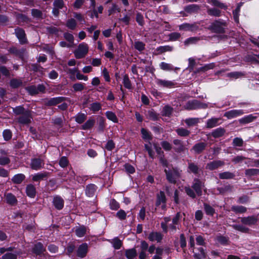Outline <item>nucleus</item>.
Returning <instances> with one entry per match:
<instances>
[{"label":"nucleus","mask_w":259,"mask_h":259,"mask_svg":"<svg viewBox=\"0 0 259 259\" xmlns=\"http://www.w3.org/2000/svg\"><path fill=\"white\" fill-rule=\"evenodd\" d=\"M26 193L28 196L31 198H34L36 194L35 187L32 184L28 185L26 188Z\"/></svg>","instance_id":"4be33fe9"},{"label":"nucleus","mask_w":259,"mask_h":259,"mask_svg":"<svg viewBox=\"0 0 259 259\" xmlns=\"http://www.w3.org/2000/svg\"><path fill=\"white\" fill-rule=\"evenodd\" d=\"M243 75V74L241 72H232L228 73L227 76L231 78L237 79Z\"/></svg>","instance_id":"864d4df0"},{"label":"nucleus","mask_w":259,"mask_h":259,"mask_svg":"<svg viewBox=\"0 0 259 259\" xmlns=\"http://www.w3.org/2000/svg\"><path fill=\"white\" fill-rule=\"evenodd\" d=\"M64 37L65 39L67 40L71 45L73 44L74 37L72 34L68 32H65L64 34Z\"/></svg>","instance_id":"e2e57ef3"},{"label":"nucleus","mask_w":259,"mask_h":259,"mask_svg":"<svg viewBox=\"0 0 259 259\" xmlns=\"http://www.w3.org/2000/svg\"><path fill=\"white\" fill-rule=\"evenodd\" d=\"M184 107L187 110H195L199 108H206L207 104L201 103L198 100H193L186 103Z\"/></svg>","instance_id":"20e7f679"},{"label":"nucleus","mask_w":259,"mask_h":259,"mask_svg":"<svg viewBox=\"0 0 259 259\" xmlns=\"http://www.w3.org/2000/svg\"><path fill=\"white\" fill-rule=\"evenodd\" d=\"M257 221V217L255 216H250L241 218V222L246 225H252L255 224Z\"/></svg>","instance_id":"a211bd4d"},{"label":"nucleus","mask_w":259,"mask_h":259,"mask_svg":"<svg viewBox=\"0 0 259 259\" xmlns=\"http://www.w3.org/2000/svg\"><path fill=\"white\" fill-rule=\"evenodd\" d=\"M179 29L181 30L192 31L196 29V26L194 24H190L189 23H184L179 26Z\"/></svg>","instance_id":"cd10ccee"},{"label":"nucleus","mask_w":259,"mask_h":259,"mask_svg":"<svg viewBox=\"0 0 259 259\" xmlns=\"http://www.w3.org/2000/svg\"><path fill=\"white\" fill-rule=\"evenodd\" d=\"M245 174L247 176H254L259 175V169L251 168L245 170Z\"/></svg>","instance_id":"680f3d73"},{"label":"nucleus","mask_w":259,"mask_h":259,"mask_svg":"<svg viewBox=\"0 0 259 259\" xmlns=\"http://www.w3.org/2000/svg\"><path fill=\"white\" fill-rule=\"evenodd\" d=\"M87 232V228L84 226H80L76 228L75 230V234L78 237H82L84 236Z\"/></svg>","instance_id":"473e14b6"},{"label":"nucleus","mask_w":259,"mask_h":259,"mask_svg":"<svg viewBox=\"0 0 259 259\" xmlns=\"http://www.w3.org/2000/svg\"><path fill=\"white\" fill-rule=\"evenodd\" d=\"M200 40V38L198 37H191L187 39H186L184 41V44L186 46H188L191 44H196Z\"/></svg>","instance_id":"49530a36"},{"label":"nucleus","mask_w":259,"mask_h":259,"mask_svg":"<svg viewBox=\"0 0 259 259\" xmlns=\"http://www.w3.org/2000/svg\"><path fill=\"white\" fill-rule=\"evenodd\" d=\"M123 84L124 87L127 89H132V83L128 76L127 74H124L123 77Z\"/></svg>","instance_id":"79ce46f5"},{"label":"nucleus","mask_w":259,"mask_h":259,"mask_svg":"<svg viewBox=\"0 0 259 259\" xmlns=\"http://www.w3.org/2000/svg\"><path fill=\"white\" fill-rule=\"evenodd\" d=\"M204 209L206 214L208 215L212 216L215 212L214 208L207 203H204Z\"/></svg>","instance_id":"ea45409f"},{"label":"nucleus","mask_w":259,"mask_h":259,"mask_svg":"<svg viewBox=\"0 0 259 259\" xmlns=\"http://www.w3.org/2000/svg\"><path fill=\"white\" fill-rule=\"evenodd\" d=\"M141 134L143 139L145 141H149L152 139L150 133L144 128L141 129Z\"/></svg>","instance_id":"a18cd8bd"},{"label":"nucleus","mask_w":259,"mask_h":259,"mask_svg":"<svg viewBox=\"0 0 259 259\" xmlns=\"http://www.w3.org/2000/svg\"><path fill=\"white\" fill-rule=\"evenodd\" d=\"M214 64L213 63L208 64L204 65V66L199 68L197 70L198 72L202 71L205 72L209 69L213 68Z\"/></svg>","instance_id":"bf43d9fd"},{"label":"nucleus","mask_w":259,"mask_h":259,"mask_svg":"<svg viewBox=\"0 0 259 259\" xmlns=\"http://www.w3.org/2000/svg\"><path fill=\"white\" fill-rule=\"evenodd\" d=\"M172 112V108L169 106H165L163 107L162 110L163 115L166 116H169L171 115Z\"/></svg>","instance_id":"052dcab7"},{"label":"nucleus","mask_w":259,"mask_h":259,"mask_svg":"<svg viewBox=\"0 0 259 259\" xmlns=\"http://www.w3.org/2000/svg\"><path fill=\"white\" fill-rule=\"evenodd\" d=\"M126 213L122 209H120L116 213V217L121 221L124 220L126 219Z\"/></svg>","instance_id":"4d7b16f0"},{"label":"nucleus","mask_w":259,"mask_h":259,"mask_svg":"<svg viewBox=\"0 0 259 259\" xmlns=\"http://www.w3.org/2000/svg\"><path fill=\"white\" fill-rule=\"evenodd\" d=\"M95 123V120L94 119H89L82 125L81 128L83 130L90 129Z\"/></svg>","instance_id":"f704fd0d"},{"label":"nucleus","mask_w":259,"mask_h":259,"mask_svg":"<svg viewBox=\"0 0 259 259\" xmlns=\"http://www.w3.org/2000/svg\"><path fill=\"white\" fill-rule=\"evenodd\" d=\"M156 84L160 87L171 88L174 87L176 83L174 81L164 80L159 78H156L155 80Z\"/></svg>","instance_id":"6e6552de"},{"label":"nucleus","mask_w":259,"mask_h":259,"mask_svg":"<svg viewBox=\"0 0 259 259\" xmlns=\"http://www.w3.org/2000/svg\"><path fill=\"white\" fill-rule=\"evenodd\" d=\"M147 115L149 118L152 120H156L158 117L157 114L153 109H151L148 111Z\"/></svg>","instance_id":"69168bd1"},{"label":"nucleus","mask_w":259,"mask_h":259,"mask_svg":"<svg viewBox=\"0 0 259 259\" xmlns=\"http://www.w3.org/2000/svg\"><path fill=\"white\" fill-rule=\"evenodd\" d=\"M219 121V118H211L207 120L206 122V127L207 128H212L216 126H217L218 124V122Z\"/></svg>","instance_id":"2f4dec72"},{"label":"nucleus","mask_w":259,"mask_h":259,"mask_svg":"<svg viewBox=\"0 0 259 259\" xmlns=\"http://www.w3.org/2000/svg\"><path fill=\"white\" fill-rule=\"evenodd\" d=\"M125 255L127 259H134L137 255V252L135 248L126 249Z\"/></svg>","instance_id":"c85d7f7f"},{"label":"nucleus","mask_w":259,"mask_h":259,"mask_svg":"<svg viewBox=\"0 0 259 259\" xmlns=\"http://www.w3.org/2000/svg\"><path fill=\"white\" fill-rule=\"evenodd\" d=\"M207 13L210 16L219 17L221 15V11L216 8H210L207 10Z\"/></svg>","instance_id":"e433bc0d"},{"label":"nucleus","mask_w":259,"mask_h":259,"mask_svg":"<svg viewBox=\"0 0 259 259\" xmlns=\"http://www.w3.org/2000/svg\"><path fill=\"white\" fill-rule=\"evenodd\" d=\"M74 92L81 91L84 89V87L81 83H76L72 87Z\"/></svg>","instance_id":"774afa93"},{"label":"nucleus","mask_w":259,"mask_h":259,"mask_svg":"<svg viewBox=\"0 0 259 259\" xmlns=\"http://www.w3.org/2000/svg\"><path fill=\"white\" fill-rule=\"evenodd\" d=\"M241 6V4H239L236 8V9L233 12L234 19L235 21L237 23L239 22V15Z\"/></svg>","instance_id":"3c124183"},{"label":"nucleus","mask_w":259,"mask_h":259,"mask_svg":"<svg viewBox=\"0 0 259 259\" xmlns=\"http://www.w3.org/2000/svg\"><path fill=\"white\" fill-rule=\"evenodd\" d=\"M200 169L198 166L194 163L189 162L188 163V172H192L195 175L198 174Z\"/></svg>","instance_id":"7c9ffc66"},{"label":"nucleus","mask_w":259,"mask_h":259,"mask_svg":"<svg viewBox=\"0 0 259 259\" xmlns=\"http://www.w3.org/2000/svg\"><path fill=\"white\" fill-rule=\"evenodd\" d=\"M22 83V80L14 78L10 81V86L13 88H17L21 86Z\"/></svg>","instance_id":"c03bdc74"},{"label":"nucleus","mask_w":259,"mask_h":259,"mask_svg":"<svg viewBox=\"0 0 259 259\" xmlns=\"http://www.w3.org/2000/svg\"><path fill=\"white\" fill-rule=\"evenodd\" d=\"M199 121L198 118H189L185 119V123L189 126H193L197 124Z\"/></svg>","instance_id":"8fccbe9b"},{"label":"nucleus","mask_w":259,"mask_h":259,"mask_svg":"<svg viewBox=\"0 0 259 259\" xmlns=\"http://www.w3.org/2000/svg\"><path fill=\"white\" fill-rule=\"evenodd\" d=\"M257 113L251 114L248 115H246L243 117L240 118L239 121L241 124H247L255 120L257 118Z\"/></svg>","instance_id":"ddd939ff"},{"label":"nucleus","mask_w":259,"mask_h":259,"mask_svg":"<svg viewBox=\"0 0 259 259\" xmlns=\"http://www.w3.org/2000/svg\"><path fill=\"white\" fill-rule=\"evenodd\" d=\"M173 143L174 145L177 146V147L175 148V150L176 152H181L184 151L185 149V146L181 140L175 139L174 140Z\"/></svg>","instance_id":"bb28decb"},{"label":"nucleus","mask_w":259,"mask_h":259,"mask_svg":"<svg viewBox=\"0 0 259 259\" xmlns=\"http://www.w3.org/2000/svg\"><path fill=\"white\" fill-rule=\"evenodd\" d=\"M134 47L139 51H142L145 49V45L142 41H136L135 42Z\"/></svg>","instance_id":"13d9d810"},{"label":"nucleus","mask_w":259,"mask_h":259,"mask_svg":"<svg viewBox=\"0 0 259 259\" xmlns=\"http://www.w3.org/2000/svg\"><path fill=\"white\" fill-rule=\"evenodd\" d=\"M18 254V252L7 253L3 255L2 259H16Z\"/></svg>","instance_id":"603ef678"},{"label":"nucleus","mask_w":259,"mask_h":259,"mask_svg":"<svg viewBox=\"0 0 259 259\" xmlns=\"http://www.w3.org/2000/svg\"><path fill=\"white\" fill-rule=\"evenodd\" d=\"M207 3L213 6L218 7L222 9H227V6L224 3H221L218 0H207Z\"/></svg>","instance_id":"5701e85b"},{"label":"nucleus","mask_w":259,"mask_h":259,"mask_svg":"<svg viewBox=\"0 0 259 259\" xmlns=\"http://www.w3.org/2000/svg\"><path fill=\"white\" fill-rule=\"evenodd\" d=\"M148 239L151 241H156L157 242H160L162 239V235L159 232H152L150 233Z\"/></svg>","instance_id":"6ab92c4d"},{"label":"nucleus","mask_w":259,"mask_h":259,"mask_svg":"<svg viewBox=\"0 0 259 259\" xmlns=\"http://www.w3.org/2000/svg\"><path fill=\"white\" fill-rule=\"evenodd\" d=\"M89 51L88 45L82 42L80 44L77 48L74 51V54L77 59H81L85 57Z\"/></svg>","instance_id":"7ed1b4c3"},{"label":"nucleus","mask_w":259,"mask_h":259,"mask_svg":"<svg viewBox=\"0 0 259 259\" xmlns=\"http://www.w3.org/2000/svg\"><path fill=\"white\" fill-rule=\"evenodd\" d=\"M199 9L200 7L196 4L189 5L184 8L185 11L189 13L196 12Z\"/></svg>","instance_id":"c756f323"},{"label":"nucleus","mask_w":259,"mask_h":259,"mask_svg":"<svg viewBox=\"0 0 259 259\" xmlns=\"http://www.w3.org/2000/svg\"><path fill=\"white\" fill-rule=\"evenodd\" d=\"M25 179V176L23 174H18L13 176L11 180L14 184H20Z\"/></svg>","instance_id":"412c9836"},{"label":"nucleus","mask_w":259,"mask_h":259,"mask_svg":"<svg viewBox=\"0 0 259 259\" xmlns=\"http://www.w3.org/2000/svg\"><path fill=\"white\" fill-rule=\"evenodd\" d=\"M96 191V186L94 184L88 185L85 189V193L89 197H93Z\"/></svg>","instance_id":"a878e982"},{"label":"nucleus","mask_w":259,"mask_h":259,"mask_svg":"<svg viewBox=\"0 0 259 259\" xmlns=\"http://www.w3.org/2000/svg\"><path fill=\"white\" fill-rule=\"evenodd\" d=\"M89 108L94 112H96L101 109V105L100 103L96 102L91 104Z\"/></svg>","instance_id":"de8ad7c7"},{"label":"nucleus","mask_w":259,"mask_h":259,"mask_svg":"<svg viewBox=\"0 0 259 259\" xmlns=\"http://www.w3.org/2000/svg\"><path fill=\"white\" fill-rule=\"evenodd\" d=\"M6 202L7 203L11 205H14L16 204L17 200L16 197L12 193H8L5 195Z\"/></svg>","instance_id":"393cba45"},{"label":"nucleus","mask_w":259,"mask_h":259,"mask_svg":"<svg viewBox=\"0 0 259 259\" xmlns=\"http://www.w3.org/2000/svg\"><path fill=\"white\" fill-rule=\"evenodd\" d=\"M49 172L47 171H42L38 172L33 175H32V180L34 182H39L41 180L46 178L49 176Z\"/></svg>","instance_id":"2eb2a0df"},{"label":"nucleus","mask_w":259,"mask_h":259,"mask_svg":"<svg viewBox=\"0 0 259 259\" xmlns=\"http://www.w3.org/2000/svg\"><path fill=\"white\" fill-rule=\"evenodd\" d=\"M64 100V98L63 97L52 98L49 99L46 104L48 106H54L61 103Z\"/></svg>","instance_id":"aec40b11"},{"label":"nucleus","mask_w":259,"mask_h":259,"mask_svg":"<svg viewBox=\"0 0 259 259\" xmlns=\"http://www.w3.org/2000/svg\"><path fill=\"white\" fill-rule=\"evenodd\" d=\"M13 111L16 115H19L16 119L20 123L27 124L31 122L32 117L29 110L25 109L22 106H19L13 108Z\"/></svg>","instance_id":"f257e3e1"},{"label":"nucleus","mask_w":259,"mask_h":259,"mask_svg":"<svg viewBox=\"0 0 259 259\" xmlns=\"http://www.w3.org/2000/svg\"><path fill=\"white\" fill-rule=\"evenodd\" d=\"M112 243L113 244V246L115 249H119L122 245L121 241L117 237L113 239Z\"/></svg>","instance_id":"6e6d98bb"},{"label":"nucleus","mask_w":259,"mask_h":259,"mask_svg":"<svg viewBox=\"0 0 259 259\" xmlns=\"http://www.w3.org/2000/svg\"><path fill=\"white\" fill-rule=\"evenodd\" d=\"M192 187L198 195H201L202 189L204 187V183L202 181L198 178H195Z\"/></svg>","instance_id":"0eeeda50"},{"label":"nucleus","mask_w":259,"mask_h":259,"mask_svg":"<svg viewBox=\"0 0 259 259\" xmlns=\"http://www.w3.org/2000/svg\"><path fill=\"white\" fill-rule=\"evenodd\" d=\"M206 145L207 144L205 143L200 142L194 145L193 147L192 150H193L195 153H200L205 149Z\"/></svg>","instance_id":"b1692460"},{"label":"nucleus","mask_w":259,"mask_h":259,"mask_svg":"<svg viewBox=\"0 0 259 259\" xmlns=\"http://www.w3.org/2000/svg\"><path fill=\"white\" fill-rule=\"evenodd\" d=\"M177 134L181 137H187L189 135L190 132L183 127L178 128L176 130Z\"/></svg>","instance_id":"c9c22d12"},{"label":"nucleus","mask_w":259,"mask_h":259,"mask_svg":"<svg viewBox=\"0 0 259 259\" xmlns=\"http://www.w3.org/2000/svg\"><path fill=\"white\" fill-rule=\"evenodd\" d=\"M77 23L75 19L71 18L68 19L66 23V27L71 30H74L76 28Z\"/></svg>","instance_id":"58836bf2"},{"label":"nucleus","mask_w":259,"mask_h":259,"mask_svg":"<svg viewBox=\"0 0 259 259\" xmlns=\"http://www.w3.org/2000/svg\"><path fill=\"white\" fill-rule=\"evenodd\" d=\"M32 15L36 18H41L42 17V13L41 11L37 9H32L31 10Z\"/></svg>","instance_id":"338daca9"},{"label":"nucleus","mask_w":259,"mask_h":259,"mask_svg":"<svg viewBox=\"0 0 259 259\" xmlns=\"http://www.w3.org/2000/svg\"><path fill=\"white\" fill-rule=\"evenodd\" d=\"M105 115L109 120L113 121L114 123H117L118 122V118L115 114L113 112L108 111L106 112Z\"/></svg>","instance_id":"4c0bfd02"},{"label":"nucleus","mask_w":259,"mask_h":259,"mask_svg":"<svg viewBox=\"0 0 259 259\" xmlns=\"http://www.w3.org/2000/svg\"><path fill=\"white\" fill-rule=\"evenodd\" d=\"M160 68L164 71H171L174 69V66L168 63L162 62L159 65Z\"/></svg>","instance_id":"a19ab883"},{"label":"nucleus","mask_w":259,"mask_h":259,"mask_svg":"<svg viewBox=\"0 0 259 259\" xmlns=\"http://www.w3.org/2000/svg\"><path fill=\"white\" fill-rule=\"evenodd\" d=\"M160 162L163 165L165 166L166 168L165 169V172L166 175L167 180L171 183H175L178 179L180 176V173L178 169L172 168L171 169L167 165V162L163 158L161 157L160 159Z\"/></svg>","instance_id":"f03ea898"},{"label":"nucleus","mask_w":259,"mask_h":259,"mask_svg":"<svg viewBox=\"0 0 259 259\" xmlns=\"http://www.w3.org/2000/svg\"><path fill=\"white\" fill-rule=\"evenodd\" d=\"M44 165V160L40 158H33L31 161V167L34 170H39Z\"/></svg>","instance_id":"9d476101"},{"label":"nucleus","mask_w":259,"mask_h":259,"mask_svg":"<svg viewBox=\"0 0 259 259\" xmlns=\"http://www.w3.org/2000/svg\"><path fill=\"white\" fill-rule=\"evenodd\" d=\"M224 164V162L222 160H214L208 163L206 167L209 170H212L223 166Z\"/></svg>","instance_id":"f8f14e48"},{"label":"nucleus","mask_w":259,"mask_h":259,"mask_svg":"<svg viewBox=\"0 0 259 259\" xmlns=\"http://www.w3.org/2000/svg\"><path fill=\"white\" fill-rule=\"evenodd\" d=\"M53 203L55 208L59 210L62 209L64 206V200L59 196L54 197Z\"/></svg>","instance_id":"dca6fc26"},{"label":"nucleus","mask_w":259,"mask_h":259,"mask_svg":"<svg viewBox=\"0 0 259 259\" xmlns=\"http://www.w3.org/2000/svg\"><path fill=\"white\" fill-rule=\"evenodd\" d=\"M248 112V111L244 112V110L242 109H233L226 112L224 116L228 119H232Z\"/></svg>","instance_id":"423d86ee"},{"label":"nucleus","mask_w":259,"mask_h":259,"mask_svg":"<svg viewBox=\"0 0 259 259\" xmlns=\"http://www.w3.org/2000/svg\"><path fill=\"white\" fill-rule=\"evenodd\" d=\"M87 118V116L84 113H78L75 117V121L78 123H82Z\"/></svg>","instance_id":"5fc2aeb1"},{"label":"nucleus","mask_w":259,"mask_h":259,"mask_svg":"<svg viewBox=\"0 0 259 259\" xmlns=\"http://www.w3.org/2000/svg\"><path fill=\"white\" fill-rule=\"evenodd\" d=\"M88 251V245L83 243L80 245L77 250V255L81 258L85 257Z\"/></svg>","instance_id":"1a4fd4ad"},{"label":"nucleus","mask_w":259,"mask_h":259,"mask_svg":"<svg viewBox=\"0 0 259 259\" xmlns=\"http://www.w3.org/2000/svg\"><path fill=\"white\" fill-rule=\"evenodd\" d=\"M166 197L164 193L160 191L157 196L156 205L157 206L162 204L161 207L163 209L165 208Z\"/></svg>","instance_id":"9b49d317"},{"label":"nucleus","mask_w":259,"mask_h":259,"mask_svg":"<svg viewBox=\"0 0 259 259\" xmlns=\"http://www.w3.org/2000/svg\"><path fill=\"white\" fill-rule=\"evenodd\" d=\"M232 210L236 212L242 213L246 210V208L243 206H233Z\"/></svg>","instance_id":"0e129e2a"},{"label":"nucleus","mask_w":259,"mask_h":259,"mask_svg":"<svg viewBox=\"0 0 259 259\" xmlns=\"http://www.w3.org/2000/svg\"><path fill=\"white\" fill-rule=\"evenodd\" d=\"M15 33L21 44H24L26 42V39L25 37V33L23 29L19 28H16L15 30Z\"/></svg>","instance_id":"f3484780"},{"label":"nucleus","mask_w":259,"mask_h":259,"mask_svg":"<svg viewBox=\"0 0 259 259\" xmlns=\"http://www.w3.org/2000/svg\"><path fill=\"white\" fill-rule=\"evenodd\" d=\"M45 248L42 244L40 243H37L35 244L33 248V252L37 255L41 256L44 254Z\"/></svg>","instance_id":"4468645a"},{"label":"nucleus","mask_w":259,"mask_h":259,"mask_svg":"<svg viewBox=\"0 0 259 259\" xmlns=\"http://www.w3.org/2000/svg\"><path fill=\"white\" fill-rule=\"evenodd\" d=\"M211 29L217 33H223L226 27V23L222 20H219L213 22L210 26Z\"/></svg>","instance_id":"39448f33"},{"label":"nucleus","mask_w":259,"mask_h":259,"mask_svg":"<svg viewBox=\"0 0 259 259\" xmlns=\"http://www.w3.org/2000/svg\"><path fill=\"white\" fill-rule=\"evenodd\" d=\"M225 131L224 128L219 127L213 130L211 133V135L214 138H219L224 135Z\"/></svg>","instance_id":"72a5a7b5"},{"label":"nucleus","mask_w":259,"mask_h":259,"mask_svg":"<svg viewBox=\"0 0 259 259\" xmlns=\"http://www.w3.org/2000/svg\"><path fill=\"white\" fill-rule=\"evenodd\" d=\"M234 177V175L229 171L222 172L219 174V177L221 179H229L233 178Z\"/></svg>","instance_id":"09e8293b"},{"label":"nucleus","mask_w":259,"mask_h":259,"mask_svg":"<svg viewBox=\"0 0 259 259\" xmlns=\"http://www.w3.org/2000/svg\"><path fill=\"white\" fill-rule=\"evenodd\" d=\"M173 50V47L170 46H160L156 49L157 52L159 53H163L166 52H171Z\"/></svg>","instance_id":"37998d69"}]
</instances>
